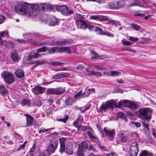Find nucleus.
Here are the masks:
<instances>
[{
    "instance_id": "obj_1",
    "label": "nucleus",
    "mask_w": 156,
    "mask_h": 156,
    "mask_svg": "<svg viewBox=\"0 0 156 156\" xmlns=\"http://www.w3.org/2000/svg\"><path fill=\"white\" fill-rule=\"evenodd\" d=\"M37 8V5H32L27 3H18L16 5L15 9V12L19 14L33 17L38 13Z\"/></svg>"
},
{
    "instance_id": "obj_2",
    "label": "nucleus",
    "mask_w": 156,
    "mask_h": 156,
    "mask_svg": "<svg viewBox=\"0 0 156 156\" xmlns=\"http://www.w3.org/2000/svg\"><path fill=\"white\" fill-rule=\"evenodd\" d=\"M152 111L150 109L146 108H140L136 112V115L139 117L144 119L142 122L143 126L148 129L149 125L148 122L151 118V113Z\"/></svg>"
},
{
    "instance_id": "obj_3",
    "label": "nucleus",
    "mask_w": 156,
    "mask_h": 156,
    "mask_svg": "<svg viewBox=\"0 0 156 156\" xmlns=\"http://www.w3.org/2000/svg\"><path fill=\"white\" fill-rule=\"evenodd\" d=\"M119 107L122 106L127 107L131 110L137 109L138 108V105L134 102L127 100H122L118 103Z\"/></svg>"
},
{
    "instance_id": "obj_4",
    "label": "nucleus",
    "mask_w": 156,
    "mask_h": 156,
    "mask_svg": "<svg viewBox=\"0 0 156 156\" xmlns=\"http://www.w3.org/2000/svg\"><path fill=\"white\" fill-rule=\"evenodd\" d=\"M1 75L5 82L8 84H11L15 80L14 76L9 72L4 71L2 73Z\"/></svg>"
},
{
    "instance_id": "obj_5",
    "label": "nucleus",
    "mask_w": 156,
    "mask_h": 156,
    "mask_svg": "<svg viewBox=\"0 0 156 156\" xmlns=\"http://www.w3.org/2000/svg\"><path fill=\"white\" fill-rule=\"evenodd\" d=\"M66 91L63 88L59 87L58 88H49L48 89L47 92L48 94H55L59 95L63 94Z\"/></svg>"
},
{
    "instance_id": "obj_6",
    "label": "nucleus",
    "mask_w": 156,
    "mask_h": 156,
    "mask_svg": "<svg viewBox=\"0 0 156 156\" xmlns=\"http://www.w3.org/2000/svg\"><path fill=\"white\" fill-rule=\"evenodd\" d=\"M115 103V101L112 99L111 100L106 102L105 104L101 105L99 110L100 112L103 111H105L107 109L109 108H112Z\"/></svg>"
},
{
    "instance_id": "obj_7",
    "label": "nucleus",
    "mask_w": 156,
    "mask_h": 156,
    "mask_svg": "<svg viewBox=\"0 0 156 156\" xmlns=\"http://www.w3.org/2000/svg\"><path fill=\"white\" fill-rule=\"evenodd\" d=\"M76 24L78 28L85 30L88 28V25L82 18L79 19L76 21Z\"/></svg>"
},
{
    "instance_id": "obj_8",
    "label": "nucleus",
    "mask_w": 156,
    "mask_h": 156,
    "mask_svg": "<svg viewBox=\"0 0 156 156\" xmlns=\"http://www.w3.org/2000/svg\"><path fill=\"white\" fill-rule=\"evenodd\" d=\"M58 144V141H52L51 142L50 145L48 147L47 151L50 154H52L54 152L56 149Z\"/></svg>"
},
{
    "instance_id": "obj_9",
    "label": "nucleus",
    "mask_w": 156,
    "mask_h": 156,
    "mask_svg": "<svg viewBox=\"0 0 156 156\" xmlns=\"http://www.w3.org/2000/svg\"><path fill=\"white\" fill-rule=\"evenodd\" d=\"M103 131L108 139L110 140H113L114 135L115 134V131L114 130H107L105 127L103 129Z\"/></svg>"
},
{
    "instance_id": "obj_10",
    "label": "nucleus",
    "mask_w": 156,
    "mask_h": 156,
    "mask_svg": "<svg viewBox=\"0 0 156 156\" xmlns=\"http://www.w3.org/2000/svg\"><path fill=\"white\" fill-rule=\"evenodd\" d=\"M57 10L61 12L62 14L67 16V14L68 10V8L66 6L60 5L56 8Z\"/></svg>"
},
{
    "instance_id": "obj_11",
    "label": "nucleus",
    "mask_w": 156,
    "mask_h": 156,
    "mask_svg": "<svg viewBox=\"0 0 156 156\" xmlns=\"http://www.w3.org/2000/svg\"><path fill=\"white\" fill-rule=\"evenodd\" d=\"M33 93L35 95L43 93L45 91L44 88L41 87H36L32 89Z\"/></svg>"
},
{
    "instance_id": "obj_12",
    "label": "nucleus",
    "mask_w": 156,
    "mask_h": 156,
    "mask_svg": "<svg viewBox=\"0 0 156 156\" xmlns=\"http://www.w3.org/2000/svg\"><path fill=\"white\" fill-rule=\"evenodd\" d=\"M66 138H62L59 139V142L60 145V147L59 151L61 153H62L65 151V141Z\"/></svg>"
},
{
    "instance_id": "obj_13",
    "label": "nucleus",
    "mask_w": 156,
    "mask_h": 156,
    "mask_svg": "<svg viewBox=\"0 0 156 156\" xmlns=\"http://www.w3.org/2000/svg\"><path fill=\"white\" fill-rule=\"evenodd\" d=\"M11 58L14 62H18L20 58V56L18 55L16 50H14L12 52L11 54Z\"/></svg>"
},
{
    "instance_id": "obj_14",
    "label": "nucleus",
    "mask_w": 156,
    "mask_h": 156,
    "mask_svg": "<svg viewBox=\"0 0 156 156\" xmlns=\"http://www.w3.org/2000/svg\"><path fill=\"white\" fill-rule=\"evenodd\" d=\"M15 74L16 77L21 79L24 77V72L21 69H18L15 71Z\"/></svg>"
},
{
    "instance_id": "obj_15",
    "label": "nucleus",
    "mask_w": 156,
    "mask_h": 156,
    "mask_svg": "<svg viewBox=\"0 0 156 156\" xmlns=\"http://www.w3.org/2000/svg\"><path fill=\"white\" fill-rule=\"evenodd\" d=\"M46 63V61L44 60H37L35 61H32L31 62V64H35L32 67V69H34L37 66L44 64Z\"/></svg>"
},
{
    "instance_id": "obj_16",
    "label": "nucleus",
    "mask_w": 156,
    "mask_h": 156,
    "mask_svg": "<svg viewBox=\"0 0 156 156\" xmlns=\"http://www.w3.org/2000/svg\"><path fill=\"white\" fill-rule=\"evenodd\" d=\"M32 5H36L37 6V9L38 11V13L36 15V16L39 13L40 11L39 9L43 11H47V4L46 3H41L39 4L38 5L36 4H33Z\"/></svg>"
},
{
    "instance_id": "obj_17",
    "label": "nucleus",
    "mask_w": 156,
    "mask_h": 156,
    "mask_svg": "<svg viewBox=\"0 0 156 156\" xmlns=\"http://www.w3.org/2000/svg\"><path fill=\"white\" fill-rule=\"evenodd\" d=\"M27 117V127L30 126L33 121V118L28 114L25 115Z\"/></svg>"
},
{
    "instance_id": "obj_18",
    "label": "nucleus",
    "mask_w": 156,
    "mask_h": 156,
    "mask_svg": "<svg viewBox=\"0 0 156 156\" xmlns=\"http://www.w3.org/2000/svg\"><path fill=\"white\" fill-rule=\"evenodd\" d=\"M39 52H37V51L34 53V55H29L28 57V60L29 61L31 60V59L34 58H37L39 57H41L43 55H44V54H38Z\"/></svg>"
},
{
    "instance_id": "obj_19",
    "label": "nucleus",
    "mask_w": 156,
    "mask_h": 156,
    "mask_svg": "<svg viewBox=\"0 0 156 156\" xmlns=\"http://www.w3.org/2000/svg\"><path fill=\"white\" fill-rule=\"evenodd\" d=\"M59 52L60 53H66L70 54L71 53L70 49L67 47H62L59 48Z\"/></svg>"
},
{
    "instance_id": "obj_20",
    "label": "nucleus",
    "mask_w": 156,
    "mask_h": 156,
    "mask_svg": "<svg viewBox=\"0 0 156 156\" xmlns=\"http://www.w3.org/2000/svg\"><path fill=\"white\" fill-rule=\"evenodd\" d=\"M59 48L58 47H52L48 50V53L49 54H52L59 52Z\"/></svg>"
},
{
    "instance_id": "obj_21",
    "label": "nucleus",
    "mask_w": 156,
    "mask_h": 156,
    "mask_svg": "<svg viewBox=\"0 0 156 156\" xmlns=\"http://www.w3.org/2000/svg\"><path fill=\"white\" fill-rule=\"evenodd\" d=\"M73 99L71 97L67 98L65 100V103L66 105H71L74 103Z\"/></svg>"
},
{
    "instance_id": "obj_22",
    "label": "nucleus",
    "mask_w": 156,
    "mask_h": 156,
    "mask_svg": "<svg viewBox=\"0 0 156 156\" xmlns=\"http://www.w3.org/2000/svg\"><path fill=\"white\" fill-rule=\"evenodd\" d=\"M58 21L55 17H53L50 20L49 25L51 26H54L58 25Z\"/></svg>"
},
{
    "instance_id": "obj_23",
    "label": "nucleus",
    "mask_w": 156,
    "mask_h": 156,
    "mask_svg": "<svg viewBox=\"0 0 156 156\" xmlns=\"http://www.w3.org/2000/svg\"><path fill=\"white\" fill-rule=\"evenodd\" d=\"M78 148L85 150L87 149L88 144L86 142L83 141L78 145Z\"/></svg>"
},
{
    "instance_id": "obj_24",
    "label": "nucleus",
    "mask_w": 156,
    "mask_h": 156,
    "mask_svg": "<svg viewBox=\"0 0 156 156\" xmlns=\"http://www.w3.org/2000/svg\"><path fill=\"white\" fill-rule=\"evenodd\" d=\"M130 149L139 151V146L137 142L133 143L130 147Z\"/></svg>"
},
{
    "instance_id": "obj_25",
    "label": "nucleus",
    "mask_w": 156,
    "mask_h": 156,
    "mask_svg": "<svg viewBox=\"0 0 156 156\" xmlns=\"http://www.w3.org/2000/svg\"><path fill=\"white\" fill-rule=\"evenodd\" d=\"M21 104L23 106H29L30 105L31 102L30 100L26 99H23L22 100Z\"/></svg>"
},
{
    "instance_id": "obj_26",
    "label": "nucleus",
    "mask_w": 156,
    "mask_h": 156,
    "mask_svg": "<svg viewBox=\"0 0 156 156\" xmlns=\"http://www.w3.org/2000/svg\"><path fill=\"white\" fill-rule=\"evenodd\" d=\"M62 118L57 119V120L60 122H62L64 123L66 122L68 119L69 116L68 115L64 114V116H62Z\"/></svg>"
},
{
    "instance_id": "obj_27",
    "label": "nucleus",
    "mask_w": 156,
    "mask_h": 156,
    "mask_svg": "<svg viewBox=\"0 0 156 156\" xmlns=\"http://www.w3.org/2000/svg\"><path fill=\"white\" fill-rule=\"evenodd\" d=\"M26 41L27 43H29L31 44L34 45H39L40 44L39 42L33 40L32 38L28 39Z\"/></svg>"
},
{
    "instance_id": "obj_28",
    "label": "nucleus",
    "mask_w": 156,
    "mask_h": 156,
    "mask_svg": "<svg viewBox=\"0 0 156 156\" xmlns=\"http://www.w3.org/2000/svg\"><path fill=\"white\" fill-rule=\"evenodd\" d=\"M7 91L5 87L2 86H0V94L2 95H5L7 94Z\"/></svg>"
},
{
    "instance_id": "obj_29",
    "label": "nucleus",
    "mask_w": 156,
    "mask_h": 156,
    "mask_svg": "<svg viewBox=\"0 0 156 156\" xmlns=\"http://www.w3.org/2000/svg\"><path fill=\"white\" fill-rule=\"evenodd\" d=\"M65 39H62V40L56 42H53V45H65Z\"/></svg>"
},
{
    "instance_id": "obj_30",
    "label": "nucleus",
    "mask_w": 156,
    "mask_h": 156,
    "mask_svg": "<svg viewBox=\"0 0 156 156\" xmlns=\"http://www.w3.org/2000/svg\"><path fill=\"white\" fill-rule=\"evenodd\" d=\"M139 156H152V154L146 151H143Z\"/></svg>"
},
{
    "instance_id": "obj_31",
    "label": "nucleus",
    "mask_w": 156,
    "mask_h": 156,
    "mask_svg": "<svg viewBox=\"0 0 156 156\" xmlns=\"http://www.w3.org/2000/svg\"><path fill=\"white\" fill-rule=\"evenodd\" d=\"M138 153V151L133 150L130 149L129 151V154L130 156H136Z\"/></svg>"
},
{
    "instance_id": "obj_32",
    "label": "nucleus",
    "mask_w": 156,
    "mask_h": 156,
    "mask_svg": "<svg viewBox=\"0 0 156 156\" xmlns=\"http://www.w3.org/2000/svg\"><path fill=\"white\" fill-rule=\"evenodd\" d=\"M119 136L120 140L123 142H125L128 139V138L126 136H125L123 133H121L119 135Z\"/></svg>"
},
{
    "instance_id": "obj_33",
    "label": "nucleus",
    "mask_w": 156,
    "mask_h": 156,
    "mask_svg": "<svg viewBox=\"0 0 156 156\" xmlns=\"http://www.w3.org/2000/svg\"><path fill=\"white\" fill-rule=\"evenodd\" d=\"M66 153L68 154H72L73 151L70 146H67L66 148Z\"/></svg>"
},
{
    "instance_id": "obj_34",
    "label": "nucleus",
    "mask_w": 156,
    "mask_h": 156,
    "mask_svg": "<svg viewBox=\"0 0 156 156\" xmlns=\"http://www.w3.org/2000/svg\"><path fill=\"white\" fill-rule=\"evenodd\" d=\"M111 73V75H109V76H118L121 75V72L117 71H111L109 72Z\"/></svg>"
},
{
    "instance_id": "obj_35",
    "label": "nucleus",
    "mask_w": 156,
    "mask_h": 156,
    "mask_svg": "<svg viewBox=\"0 0 156 156\" xmlns=\"http://www.w3.org/2000/svg\"><path fill=\"white\" fill-rule=\"evenodd\" d=\"M95 31L97 32L98 34L100 35H103L104 33V31H103L102 29L101 28L98 27H95Z\"/></svg>"
},
{
    "instance_id": "obj_36",
    "label": "nucleus",
    "mask_w": 156,
    "mask_h": 156,
    "mask_svg": "<svg viewBox=\"0 0 156 156\" xmlns=\"http://www.w3.org/2000/svg\"><path fill=\"white\" fill-rule=\"evenodd\" d=\"M58 76L59 79L62 78L64 77H67L69 76V74L68 73H62L58 74Z\"/></svg>"
},
{
    "instance_id": "obj_37",
    "label": "nucleus",
    "mask_w": 156,
    "mask_h": 156,
    "mask_svg": "<svg viewBox=\"0 0 156 156\" xmlns=\"http://www.w3.org/2000/svg\"><path fill=\"white\" fill-rule=\"evenodd\" d=\"M90 74L93 76H101L102 75V73L100 72H95L94 70H92L91 71V73Z\"/></svg>"
},
{
    "instance_id": "obj_38",
    "label": "nucleus",
    "mask_w": 156,
    "mask_h": 156,
    "mask_svg": "<svg viewBox=\"0 0 156 156\" xmlns=\"http://www.w3.org/2000/svg\"><path fill=\"white\" fill-rule=\"evenodd\" d=\"M109 23H112V24H114L117 26L121 25V24L119 22L112 20H109L108 22L106 23V24H108Z\"/></svg>"
},
{
    "instance_id": "obj_39",
    "label": "nucleus",
    "mask_w": 156,
    "mask_h": 156,
    "mask_svg": "<svg viewBox=\"0 0 156 156\" xmlns=\"http://www.w3.org/2000/svg\"><path fill=\"white\" fill-rule=\"evenodd\" d=\"M131 25L133 29L136 31H138L140 29V26L137 24L133 23Z\"/></svg>"
},
{
    "instance_id": "obj_40",
    "label": "nucleus",
    "mask_w": 156,
    "mask_h": 156,
    "mask_svg": "<svg viewBox=\"0 0 156 156\" xmlns=\"http://www.w3.org/2000/svg\"><path fill=\"white\" fill-rule=\"evenodd\" d=\"M109 6L112 9H118L120 8V6H119L118 7H116V5H115L113 2H111L109 3Z\"/></svg>"
},
{
    "instance_id": "obj_41",
    "label": "nucleus",
    "mask_w": 156,
    "mask_h": 156,
    "mask_svg": "<svg viewBox=\"0 0 156 156\" xmlns=\"http://www.w3.org/2000/svg\"><path fill=\"white\" fill-rule=\"evenodd\" d=\"M49 64L51 65L54 66L56 65H60L65 64L64 63L59 62L57 61L52 62H51Z\"/></svg>"
},
{
    "instance_id": "obj_42",
    "label": "nucleus",
    "mask_w": 156,
    "mask_h": 156,
    "mask_svg": "<svg viewBox=\"0 0 156 156\" xmlns=\"http://www.w3.org/2000/svg\"><path fill=\"white\" fill-rule=\"evenodd\" d=\"M65 41L66 42L65 43V45L72 44L73 42V40L70 39H65Z\"/></svg>"
},
{
    "instance_id": "obj_43",
    "label": "nucleus",
    "mask_w": 156,
    "mask_h": 156,
    "mask_svg": "<svg viewBox=\"0 0 156 156\" xmlns=\"http://www.w3.org/2000/svg\"><path fill=\"white\" fill-rule=\"evenodd\" d=\"M9 35V33L8 31H3L0 33V37H4L5 36L7 37Z\"/></svg>"
},
{
    "instance_id": "obj_44",
    "label": "nucleus",
    "mask_w": 156,
    "mask_h": 156,
    "mask_svg": "<svg viewBox=\"0 0 156 156\" xmlns=\"http://www.w3.org/2000/svg\"><path fill=\"white\" fill-rule=\"evenodd\" d=\"M47 49V47L45 46L43 47L37 49V52L40 53L41 52H44L46 51Z\"/></svg>"
},
{
    "instance_id": "obj_45",
    "label": "nucleus",
    "mask_w": 156,
    "mask_h": 156,
    "mask_svg": "<svg viewBox=\"0 0 156 156\" xmlns=\"http://www.w3.org/2000/svg\"><path fill=\"white\" fill-rule=\"evenodd\" d=\"M108 20V17L107 16L101 15H99V20Z\"/></svg>"
},
{
    "instance_id": "obj_46",
    "label": "nucleus",
    "mask_w": 156,
    "mask_h": 156,
    "mask_svg": "<svg viewBox=\"0 0 156 156\" xmlns=\"http://www.w3.org/2000/svg\"><path fill=\"white\" fill-rule=\"evenodd\" d=\"M123 49L124 50L128 51L131 52H133L135 53L136 51L133 49L130 48L129 47H125L123 48Z\"/></svg>"
},
{
    "instance_id": "obj_47",
    "label": "nucleus",
    "mask_w": 156,
    "mask_h": 156,
    "mask_svg": "<svg viewBox=\"0 0 156 156\" xmlns=\"http://www.w3.org/2000/svg\"><path fill=\"white\" fill-rule=\"evenodd\" d=\"M53 128H50L48 129H41L39 130V133H45L48 131H50L51 130H52Z\"/></svg>"
},
{
    "instance_id": "obj_48",
    "label": "nucleus",
    "mask_w": 156,
    "mask_h": 156,
    "mask_svg": "<svg viewBox=\"0 0 156 156\" xmlns=\"http://www.w3.org/2000/svg\"><path fill=\"white\" fill-rule=\"evenodd\" d=\"M78 155L83 156V152L85 150L82 149H80V148H78Z\"/></svg>"
},
{
    "instance_id": "obj_49",
    "label": "nucleus",
    "mask_w": 156,
    "mask_h": 156,
    "mask_svg": "<svg viewBox=\"0 0 156 156\" xmlns=\"http://www.w3.org/2000/svg\"><path fill=\"white\" fill-rule=\"evenodd\" d=\"M47 11L52 10L54 9L53 6L49 4H47Z\"/></svg>"
},
{
    "instance_id": "obj_50",
    "label": "nucleus",
    "mask_w": 156,
    "mask_h": 156,
    "mask_svg": "<svg viewBox=\"0 0 156 156\" xmlns=\"http://www.w3.org/2000/svg\"><path fill=\"white\" fill-rule=\"evenodd\" d=\"M118 115L120 117L124 118V120L126 122L127 121V120L126 118H125L124 114L122 112H119L118 113Z\"/></svg>"
},
{
    "instance_id": "obj_51",
    "label": "nucleus",
    "mask_w": 156,
    "mask_h": 156,
    "mask_svg": "<svg viewBox=\"0 0 156 156\" xmlns=\"http://www.w3.org/2000/svg\"><path fill=\"white\" fill-rule=\"evenodd\" d=\"M90 19L99 20V15L90 16Z\"/></svg>"
},
{
    "instance_id": "obj_52",
    "label": "nucleus",
    "mask_w": 156,
    "mask_h": 156,
    "mask_svg": "<svg viewBox=\"0 0 156 156\" xmlns=\"http://www.w3.org/2000/svg\"><path fill=\"white\" fill-rule=\"evenodd\" d=\"M122 42L125 45H129L132 44L131 42L128 41L122 40Z\"/></svg>"
},
{
    "instance_id": "obj_53",
    "label": "nucleus",
    "mask_w": 156,
    "mask_h": 156,
    "mask_svg": "<svg viewBox=\"0 0 156 156\" xmlns=\"http://www.w3.org/2000/svg\"><path fill=\"white\" fill-rule=\"evenodd\" d=\"M103 35H106L108 37H113L114 36L113 34L110 33L108 32H104Z\"/></svg>"
},
{
    "instance_id": "obj_54",
    "label": "nucleus",
    "mask_w": 156,
    "mask_h": 156,
    "mask_svg": "<svg viewBox=\"0 0 156 156\" xmlns=\"http://www.w3.org/2000/svg\"><path fill=\"white\" fill-rule=\"evenodd\" d=\"M6 20V18L2 15H0V24L3 23Z\"/></svg>"
},
{
    "instance_id": "obj_55",
    "label": "nucleus",
    "mask_w": 156,
    "mask_h": 156,
    "mask_svg": "<svg viewBox=\"0 0 156 156\" xmlns=\"http://www.w3.org/2000/svg\"><path fill=\"white\" fill-rule=\"evenodd\" d=\"M90 93L88 92H85L83 93L81 95V98H83L85 97H87L89 96Z\"/></svg>"
},
{
    "instance_id": "obj_56",
    "label": "nucleus",
    "mask_w": 156,
    "mask_h": 156,
    "mask_svg": "<svg viewBox=\"0 0 156 156\" xmlns=\"http://www.w3.org/2000/svg\"><path fill=\"white\" fill-rule=\"evenodd\" d=\"M89 151H92L94 152H97L96 149L93 145H89Z\"/></svg>"
},
{
    "instance_id": "obj_57",
    "label": "nucleus",
    "mask_w": 156,
    "mask_h": 156,
    "mask_svg": "<svg viewBox=\"0 0 156 156\" xmlns=\"http://www.w3.org/2000/svg\"><path fill=\"white\" fill-rule=\"evenodd\" d=\"M32 35H33L34 36L38 37H43V35H41L39 33L36 32H32Z\"/></svg>"
},
{
    "instance_id": "obj_58",
    "label": "nucleus",
    "mask_w": 156,
    "mask_h": 156,
    "mask_svg": "<svg viewBox=\"0 0 156 156\" xmlns=\"http://www.w3.org/2000/svg\"><path fill=\"white\" fill-rule=\"evenodd\" d=\"M81 130L82 131H84L86 129V128L85 126H83L82 125H79L78 127V130Z\"/></svg>"
},
{
    "instance_id": "obj_59",
    "label": "nucleus",
    "mask_w": 156,
    "mask_h": 156,
    "mask_svg": "<svg viewBox=\"0 0 156 156\" xmlns=\"http://www.w3.org/2000/svg\"><path fill=\"white\" fill-rule=\"evenodd\" d=\"M129 40L133 42H136V41L138 40V39L137 37H129Z\"/></svg>"
},
{
    "instance_id": "obj_60",
    "label": "nucleus",
    "mask_w": 156,
    "mask_h": 156,
    "mask_svg": "<svg viewBox=\"0 0 156 156\" xmlns=\"http://www.w3.org/2000/svg\"><path fill=\"white\" fill-rule=\"evenodd\" d=\"M45 112L47 115H50L52 112V110L51 108H49L45 111Z\"/></svg>"
},
{
    "instance_id": "obj_61",
    "label": "nucleus",
    "mask_w": 156,
    "mask_h": 156,
    "mask_svg": "<svg viewBox=\"0 0 156 156\" xmlns=\"http://www.w3.org/2000/svg\"><path fill=\"white\" fill-rule=\"evenodd\" d=\"M87 133L88 136L91 139H94L95 138L94 136L92 134V133L88 131Z\"/></svg>"
},
{
    "instance_id": "obj_62",
    "label": "nucleus",
    "mask_w": 156,
    "mask_h": 156,
    "mask_svg": "<svg viewBox=\"0 0 156 156\" xmlns=\"http://www.w3.org/2000/svg\"><path fill=\"white\" fill-rule=\"evenodd\" d=\"M82 92L81 91H79V92L77 93L74 96V98L76 99L78 98L79 97L80 98H81V95L82 94Z\"/></svg>"
},
{
    "instance_id": "obj_63",
    "label": "nucleus",
    "mask_w": 156,
    "mask_h": 156,
    "mask_svg": "<svg viewBox=\"0 0 156 156\" xmlns=\"http://www.w3.org/2000/svg\"><path fill=\"white\" fill-rule=\"evenodd\" d=\"M41 17L45 18H44L43 20H42V21L43 22L46 21L47 20L48 16L46 14H43V15H42L41 16Z\"/></svg>"
},
{
    "instance_id": "obj_64",
    "label": "nucleus",
    "mask_w": 156,
    "mask_h": 156,
    "mask_svg": "<svg viewBox=\"0 0 156 156\" xmlns=\"http://www.w3.org/2000/svg\"><path fill=\"white\" fill-rule=\"evenodd\" d=\"M76 68L80 70H82L84 68V66L83 65H80L77 66Z\"/></svg>"
}]
</instances>
